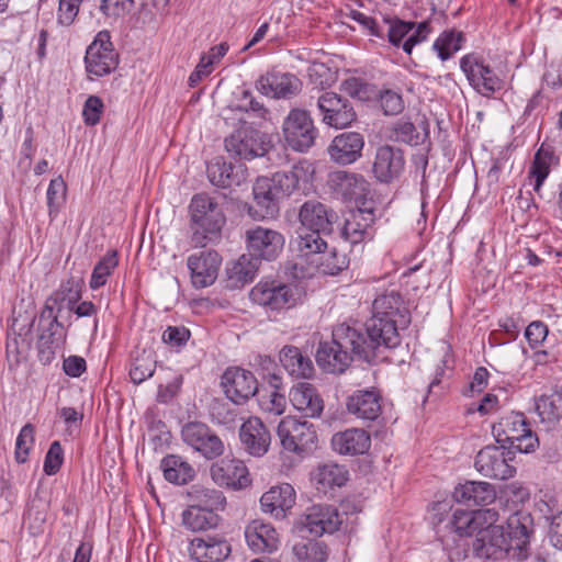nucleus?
<instances>
[{"instance_id":"f257e3e1","label":"nucleus","mask_w":562,"mask_h":562,"mask_svg":"<svg viewBox=\"0 0 562 562\" xmlns=\"http://www.w3.org/2000/svg\"><path fill=\"white\" fill-rule=\"evenodd\" d=\"M381 352L371 344L360 328L340 324L333 330V340L321 342L316 351L317 364L328 373H342L352 361V356L371 361Z\"/></svg>"},{"instance_id":"f03ea898","label":"nucleus","mask_w":562,"mask_h":562,"mask_svg":"<svg viewBox=\"0 0 562 562\" xmlns=\"http://www.w3.org/2000/svg\"><path fill=\"white\" fill-rule=\"evenodd\" d=\"M373 315L366 323L364 336L380 352L393 349L401 342L400 328L411 323V316L398 292L392 290L375 297Z\"/></svg>"},{"instance_id":"7ed1b4c3","label":"nucleus","mask_w":562,"mask_h":562,"mask_svg":"<svg viewBox=\"0 0 562 562\" xmlns=\"http://www.w3.org/2000/svg\"><path fill=\"white\" fill-rule=\"evenodd\" d=\"M191 215V241L204 247L212 236L217 235L226 218L218 203L207 194H195L189 205Z\"/></svg>"},{"instance_id":"20e7f679","label":"nucleus","mask_w":562,"mask_h":562,"mask_svg":"<svg viewBox=\"0 0 562 562\" xmlns=\"http://www.w3.org/2000/svg\"><path fill=\"white\" fill-rule=\"evenodd\" d=\"M493 434L499 443H509L510 449L529 453L539 446V439L522 413H510L493 426Z\"/></svg>"},{"instance_id":"39448f33","label":"nucleus","mask_w":562,"mask_h":562,"mask_svg":"<svg viewBox=\"0 0 562 562\" xmlns=\"http://www.w3.org/2000/svg\"><path fill=\"white\" fill-rule=\"evenodd\" d=\"M249 297L266 311L282 312L294 307L300 294L292 284L278 280H262L250 290Z\"/></svg>"},{"instance_id":"423d86ee","label":"nucleus","mask_w":562,"mask_h":562,"mask_svg":"<svg viewBox=\"0 0 562 562\" xmlns=\"http://www.w3.org/2000/svg\"><path fill=\"white\" fill-rule=\"evenodd\" d=\"M277 434L282 447L295 453L312 450L317 441L314 425L293 416H285L281 419L277 428Z\"/></svg>"},{"instance_id":"0eeeda50","label":"nucleus","mask_w":562,"mask_h":562,"mask_svg":"<svg viewBox=\"0 0 562 562\" xmlns=\"http://www.w3.org/2000/svg\"><path fill=\"white\" fill-rule=\"evenodd\" d=\"M283 136L285 143L295 151H307L315 143L317 130L310 113L293 109L284 119Z\"/></svg>"},{"instance_id":"6e6552de","label":"nucleus","mask_w":562,"mask_h":562,"mask_svg":"<svg viewBox=\"0 0 562 562\" xmlns=\"http://www.w3.org/2000/svg\"><path fill=\"white\" fill-rule=\"evenodd\" d=\"M515 456L504 446H486L475 457V469L483 475L494 480H508L516 473Z\"/></svg>"},{"instance_id":"1a4fd4ad","label":"nucleus","mask_w":562,"mask_h":562,"mask_svg":"<svg viewBox=\"0 0 562 562\" xmlns=\"http://www.w3.org/2000/svg\"><path fill=\"white\" fill-rule=\"evenodd\" d=\"M86 70L89 75L103 77L114 71L119 65V54L115 52L108 31L97 34L88 46L85 56Z\"/></svg>"},{"instance_id":"9d476101","label":"nucleus","mask_w":562,"mask_h":562,"mask_svg":"<svg viewBox=\"0 0 562 562\" xmlns=\"http://www.w3.org/2000/svg\"><path fill=\"white\" fill-rule=\"evenodd\" d=\"M504 530L512 548V560L518 562L526 560L529 557L530 539L535 530L531 514L525 510L515 512L507 518Z\"/></svg>"},{"instance_id":"9b49d317","label":"nucleus","mask_w":562,"mask_h":562,"mask_svg":"<svg viewBox=\"0 0 562 562\" xmlns=\"http://www.w3.org/2000/svg\"><path fill=\"white\" fill-rule=\"evenodd\" d=\"M460 68L471 87L483 97H491L503 88V81L494 70L475 54H467L460 59Z\"/></svg>"},{"instance_id":"f8f14e48","label":"nucleus","mask_w":562,"mask_h":562,"mask_svg":"<svg viewBox=\"0 0 562 562\" xmlns=\"http://www.w3.org/2000/svg\"><path fill=\"white\" fill-rule=\"evenodd\" d=\"M284 236L271 228L256 226L246 232V245L250 257L256 260L273 261L283 251Z\"/></svg>"},{"instance_id":"ddd939ff","label":"nucleus","mask_w":562,"mask_h":562,"mask_svg":"<svg viewBox=\"0 0 562 562\" xmlns=\"http://www.w3.org/2000/svg\"><path fill=\"white\" fill-rule=\"evenodd\" d=\"M266 136L249 125H244L225 138V148L229 154L241 159H252L268 151Z\"/></svg>"},{"instance_id":"4468645a","label":"nucleus","mask_w":562,"mask_h":562,"mask_svg":"<svg viewBox=\"0 0 562 562\" xmlns=\"http://www.w3.org/2000/svg\"><path fill=\"white\" fill-rule=\"evenodd\" d=\"M328 186L337 198L364 206L370 193L369 182L358 173L344 170L334 171L328 177Z\"/></svg>"},{"instance_id":"2eb2a0df","label":"nucleus","mask_w":562,"mask_h":562,"mask_svg":"<svg viewBox=\"0 0 562 562\" xmlns=\"http://www.w3.org/2000/svg\"><path fill=\"white\" fill-rule=\"evenodd\" d=\"M221 385L226 397L238 405L245 404L258 392L255 374L238 367H229L224 371Z\"/></svg>"},{"instance_id":"dca6fc26","label":"nucleus","mask_w":562,"mask_h":562,"mask_svg":"<svg viewBox=\"0 0 562 562\" xmlns=\"http://www.w3.org/2000/svg\"><path fill=\"white\" fill-rule=\"evenodd\" d=\"M322 121L335 128H346L356 120L352 104L346 98L331 92H323L317 99Z\"/></svg>"},{"instance_id":"f3484780","label":"nucleus","mask_w":562,"mask_h":562,"mask_svg":"<svg viewBox=\"0 0 562 562\" xmlns=\"http://www.w3.org/2000/svg\"><path fill=\"white\" fill-rule=\"evenodd\" d=\"M182 440L206 459H214L224 451L223 441L207 425L190 422L181 429Z\"/></svg>"},{"instance_id":"a211bd4d","label":"nucleus","mask_w":562,"mask_h":562,"mask_svg":"<svg viewBox=\"0 0 562 562\" xmlns=\"http://www.w3.org/2000/svg\"><path fill=\"white\" fill-rule=\"evenodd\" d=\"M221 262V256L212 249H204L190 255L187 259V266L190 270L192 285L195 289L212 285L217 279Z\"/></svg>"},{"instance_id":"6ab92c4d","label":"nucleus","mask_w":562,"mask_h":562,"mask_svg":"<svg viewBox=\"0 0 562 562\" xmlns=\"http://www.w3.org/2000/svg\"><path fill=\"white\" fill-rule=\"evenodd\" d=\"M302 86L295 75L277 70L261 75L255 83L257 91L274 99H290L300 93Z\"/></svg>"},{"instance_id":"aec40b11","label":"nucleus","mask_w":562,"mask_h":562,"mask_svg":"<svg viewBox=\"0 0 562 562\" xmlns=\"http://www.w3.org/2000/svg\"><path fill=\"white\" fill-rule=\"evenodd\" d=\"M473 554L481 560H512V548L504 528H491L476 536L472 543Z\"/></svg>"},{"instance_id":"412c9836","label":"nucleus","mask_w":562,"mask_h":562,"mask_svg":"<svg viewBox=\"0 0 562 562\" xmlns=\"http://www.w3.org/2000/svg\"><path fill=\"white\" fill-rule=\"evenodd\" d=\"M374 210L369 205L357 206L349 213L340 229L341 237L351 245L373 238Z\"/></svg>"},{"instance_id":"4be33fe9","label":"nucleus","mask_w":562,"mask_h":562,"mask_svg":"<svg viewBox=\"0 0 562 562\" xmlns=\"http://www.w3.org/2000/svg\"><path fill=\"white\" fill-rule=\"evenodd\" d=\"M342 520L338 509L328 504H315L308 507L302 518L304 528L316 537L333 533L339 529Z\"/></svg>"},{"instance_id":"5701e85b","label":"nucleus","mask_w":562,"mask_h":562,"mask_svg":"<svg viewBox=\"0 0 562 562\" xmlns=\"http://www.w3.org/2000/svg\"><path fill=\"white\" fill-rule=\"evenodd\" d=\"M295 249V265L304 270V265H307L313 270L317 267L321 259L324 257L327 248V243L323 238V234L302 229L294 241Z\"/></svg>"},{"instance_id":"b1692460","label":"nucleus","mask_w":562,"mask_h":562,"mask_svg":"<svg viewBox=\"0 0 562 562\" xmlns=\"http://www.w3.org/2000/svg\"><path fill=\"white\" fill-rule=\"evenodd\" d=\"M405 157L402 149L384 145L376 149L372 172L382 183H391L404 171Z\"/></svg>"},{"instance_id":"393cba45","label":"nucleus","mask_w":562,"mask_h":562,"mask_svg":"<svg viewBox=\"0 0 562 562\" xmlns=\"http://www.w3.org/2000/svg\"><path fill=\"white\" fill-rule=\"evenodd\" d=\"M212 480L222 487L243 490L251 480L245 463L236 459H223L211 467Z\"/></svg>"},{"instance_id":"a878e982","label":"nucleus","mask_w":562,"mask_h":562,"mask_svg":"<svg viewBox=\"0 0 562 562\" xmlns=\"http://www.w3.org/2000/svg\"><path fill=\"white\" fill-rule=\"evenodd\" d=\"M299 218L302 229L313 231L323 235L333 233L337 214L318 201H306L300 209Z\"/></svg>"},{"instance_id":"bb28decb","label":"nucleus","mask_w":562,"mask_h":562,"mask_svg":"<svg viewBox=\"0 0 562 562\" xmlns=\"http://www.w3.org/2000/svg\"><path fill=\"white\" fill-rule=\"evenodd\" d=\"M239 438L244 449L254 457L266 454L271 442L268 428L258 417H249L241 424Z\"/></svg>"},{"instance_id":"cd10ccee","label":"nucleus","mask_w":562,"mask_h":562,"mask_svg":"<svg viewBox=\"0 0 562 562\" xmlns=\"http://www.w3.org/2000/svg\"><path fill=\"white\" fill-rule=\"evenodd\" d=\"M292 406L304 417L318 418L324 411V400L318 390L311 383L299 382L289 393Z\"/></svg>"},{"instance_id":"c85d7f7f","label":"nucleus","mask_w":562,"mask_h":562,"mask_svg":"<svg viewBox=\"0 0 562 562\" xmlns=\"http://www.w3.org/2000/svg\"><path fill=\"white\" fill-rule=\"evenodd\" d=\"M231 552L229 542L220 537H195L189 546L190 557L198 562H222Z\"/></svg>"},{"instance_id":"c756f323","label":"nucleus","mask_w":562,"mask_h":562,"mask_svg":"<svg viewBox=\"0 0 562 562\" xmlns=\"http://www.w3.org/2000/svg\"><path fill=\"white\" fill-rule=\"evenodd\" d=\"M364 146L363 136L356 132H345L337 135L328 146V155L339 165H350L361 157Z\"/></svg>"},{"instance_id":"7c9ffc66","label":"nucleus","mask_w":562,"mask_h":562,"mask_svg":"<svg viewBox=\"0 0 562 562\" xmlns=\"http://www.w3.org/2000/svg\"><path fill=\"white\" fill-rule=\"evenodd\" d=\"M248 547L255 553H272L279 548V535L274 527L259 519L250 521L245 529Z\"/></svg>"},{"instance_id":"2f4dec72","label":"nucleus","mask_w":562,"mask_h":562,"mask_svg":"<svg viewBox=\"0 0 562 562\" xmlns=\"http://www.w3.org/2000/svg\"><path fill=\"white\" fill-rule=\"evenodd\" d=\"M66 339V331L59 321L53 324L41 325L37 339L38 359L43 364H49L61 349Z\"/></svg>"},{"instance_id":"473e14b6","label":"nucleus","mask_w":562,"mask_h":562,"mask_svg":"<svg viewBox=\"0 0 562 562\" xmlns=\"http://www.w3.org/2000/svg\"><path fill=\"white\" fill-rule=\"evenodd\" d=\"M348 413L357 418L373 422L381 415V395L374 390H359L347 400Z\"/></svg>"},{"instance_id":"72a5a7b5","label":"nucleus","mask_w":562,"mask_h":562,"mask_svg":"<svg viewBox=\"0 0 562 562\" xmlns=\"http://www.w3.org/2000/svg\"><path fill=\"white\" fill-rule=\"evenodd\" d=\"M295 504V491L292 485L284 483L272 486L260 498L262 512L276 518L285 517V513Z\"/></svg>"},{"instance_id":"f704fd0d","label":"nucleus","mask_w":562,"mask_h":562,"mask_svg":"<svg viewBox=\"0 0 562 562\" xmlns=\"http://www.w3.org/2000/svg\"><path fill=\"white\" fill-rule=\"evenodd\" d=\"M334 451L345 456H358L366 453L371 445L370 435L360 428H349L336 432L331 437Z\"/></svg>"},{"instance_id":"c9c22d12","label":"nucleus","mask_w":562,"mask_h":562,"mask_svg":"<svg viewBox=\"0 0 562 562\" xmlns=\"http://www.w3.org/2000/svg\"><path fill=\"white\" fill-rule=\"evenodd\" d=\"M495 488L487 482H465L453 491V498L468 506H485L494 502Z\"/></svg>"},{"instance_id":"e433bc0d","label":"nucleus","mask_w":562,"mask_h":562,"mask_svg":"<svg viewBox=\"0 0 562 562\" xmlns=\"http://www.w3.org/2000/svg\"><path fill=\"white\" fill-rule=\"evenodd\" d=\"M279 359L285 371L295 378L311 379L314 375L313 361L308 356L294 346H284L279 353Z\"/></svg>"},{"instance_id":"4c0bfd02","label":"nucleus","mask_w":562,"mask_h":562,"mask_svg":"<svg viewBox=\"0 0 562 562\" xmlns=\"http://www.w3.org/2000/svg\"><path fill=\"white\" fill-rule=\"evenodd\" d=\"M308 165L299 162L293 165L290 170L278 171L269 179L276 188L277 194L284 199L290 196L296 189L300 181H306Z\"/></svg>"},{"instance_id":"58836bf2","label":"nucleus","mask_w":562,"mask_h":562,"mask_svg":"<svg viewBox=\"0 0 562 562\" xmlns=\"http://www.w3.org/2000/svg\"><path fill=\"white\" fill-rule=\"evenodd\" d=\"M348 481V471L337 463H324L312 473V482L317 491L326 493L334 487H340Z\"/></svg>"},{"instance_id":"ea45409f","label":"nucleus","mask_w":562,"mask_h":562,"mask_svg":"<svg viewBox=\"0 0 562 562\" xmlns=\"http://www.w3.org/2000/svg\"><path fill=\"white\" fill-rule=\"evenodd\" d=\"M160 468L165 479L178 485L187 484L195 475L193 467L182 457L176 454L165 457L161 460Z\"/></svg>"},{"instance_id":"a19ab883","label":"nucleus","mask_w":562,"mask_h":562,"mask_svg":"<svg viewBox=\"0 0 562 562\" xmlns=\"http://www.w3.org/2000/svg\"><path fill=\"white\" fill-rule=\"evenodd\" d=\"M252 194L258 206L265 210L263 216H274L279 212L278 203L282 199L277 194L269 177H259L256 180Z\"/></svg>"},{"instance_id":"79ce46f5","label":"nucleus","mask_w":562,"mask_h":562,"mask_svg":"<svg viewBox=\"0 0 562 562\" xmlns=\"http://www.w3.org/2000/svg\"><path fill=\"white\" fill-rule=\"evenodd\" d=\"M389 139L395 143H403L409 146H418L424 144L428 137L427 127L418 131L414 123L409 121L398 120L390 128Z\"/></svg>"},{"instance_id":"37998d69","label":"nucleus","mask_w":562,"mask_h":562,"mask_svg":"<svg viewBox=\"0 0 562 562\" xmlns=\"http://www.w3.org/2000/svg\"><path fill=\"white\" fill-rule=\"evenodd\" d=\"M535 409L542 423L554 425L562 418V389L537 398Z\"/></svg>"},{"instance_id":"c03bdc74","label":"nucleus","mask_w":562,"mask_h":562,"mask_svg":"<svg viewBox=\"0 0 562 562\" xmlns=\"http://www.w3.org/2000/svg\"><path fill=\"white\" fill-rule=\"evenodd\" d=\"M220 517L216 513L203 509L194 504L182 513L183 525L192 531H201L214 528L218 525Z\"/></svg>"},{"instance_id":"a18cd8bd","label":"nucleus","mask_w":562,"mask_h":562,"mask_svg":"<svg viewBox=\"0 0 562 562\" xmlns=\"http://www.w3.org/2000/svg\"><path fill=\"white\" fill-rule=\"evenodd\" d=\"M189 496L194 505L212 513L223 510L226 505V498L223 493L214 488L194 485Z\"/></svg>"},{"instance_id":"49530a36","label":"nucleus","mask_w":562,"mask_h":562,"mask_svg":"<svg viewBox=\"0 0 562 562\" xmlns=\"http://www.w3.org/2000/svg\"><path fill=\"white\" fill-rule=\"evenodd\" d=\"M292 552L299 562H326L328 547L323 541L304 540L295 543Z\"/></svg>"},{"instance_id":"de8ad7c7","label":"nucleus","mask_w":562,"mask_h":562,"mask_svg":"<svg viewBox=\"0 0 562 562\" xmlns=\"http://www.w3.org/2000/svg\"><path fill=\"white\" fill-rule=\"evenodd\" d=\"M206 173L210 182L218 188H228L234 183L238 184L233 175L232 164H227L222 158H215L207 164Z\"/></svg>"},{"instance_id":"09e8293b","label":"nucleus","mask_w":562,"mask_h":562,"mask_svg":"<svg viewBox=\"0 0 562 562\" xmlns=\"http://www.w3.org/2000/svg\"><path fill=\"white\" fill-rule=\"evenodd\" d=\"M553 154L542 147L537 150L529 168V177L535 180L533 190L540 194L541 187L550 173V165Z\"/></svg>"},{"instance_id":"8fccbe9b","label":"nucleus","mask_w":562,"mask_h":562,"mask_svg":"<svg viewBox=\"0 0 562 562\" xmlns=\"http://www.w3.org/2000/svg\"><path fill=\"white\" fill-rule=\"evenodd\" d=\"M117 265V252L115 250L108 251L93 268L90 279V288L92 290H97L103 286Z\"/></svg>"},{"instance_id":"3c124183","label":"nucleus","mask_w":562,"mask_h":562,"mask_svg":"<svg viewBox=\"0 0 562 562\" xmlns=\"http://www.w3.org/2000/svg\"><path fill=\"white\" fill-rule=\"evenodd\" d=\"M464 35L454 30L445 31L435 41L434 49L438 53L441 60L449 59L456 52L461 49Z\"/></svg>"},{"instance_id":"603ef678","label":"nucleus","mask_w":562,"mask_h":562,"mask_svg":"<svg viewBox=\"0 0 562 562\" xmlns=\"http://www.w3.org/2000/svg\"><path fill=\"white\" fill-rule=\"evenodd\" d=\"M66 192L67 187L60 176L50 180L46 192L48 216L50 221H54L57 217L60 209L65 204Z\"/></svg>"},{"instance_id":"864d4df0","label":"nucleus","mask_w":562,"mask_h":562,"mask_svg":"<svg viewBox=\"0 0 562 562\" xmlns=\"http://www.w3.org/2000/svg\"><path fill=\"white\" fill-rule=\"evenodd\" d=\"M155 369L156 360L153 355L144 351L140 356L136 357L131 364V380L135 384H140L154 374Z\"/></svg>"},{"instance_id":"5fc2aeb1","label":"nucleus","mask_w":562,"mask_h":562,"mask_svg":"<svg viewBox=\"0 0 562 562\" xmlns=\"http://www.w3.org/2000/svg\"><path fill=\"white\" fill-rule=\"evenodd\" d=\"M258 270V260L248 255H243L234 262L231 268V278H235L238 282L248 283L254 280Z\"/></svg>"},{"instance_id":"6e6d98bb","label":"nucleus","mask_w":562,"mask_h":562,"mask_svg":"<svg viewBox=\"0 0 562 562\" xmlns=\"http://www.w3.org/2000/svg\"><path fill=\"white\" fill-rule=\"evenodd\" d=\"M348 265L349 259L347 255L334 248L328 254H324V257L321 259L315 270H319L325 274L335 276L346 269Z\"/></svg>"},{"instance_id":"4d7b16f0","label":"nucleus","mask_w":562,"mask_h":562,"mask_svg":"<svg viewBox=\"0 0 562 562\" xmlns=\"http://www.w3.org/2000/svg\"><path fill=\"white\" fill-rule=\"evenodd\" d=\"M384 23L387 25L389 42L394 46H400L403 38L415 27L414 22H406L396 16L384 18Z\"/></svg>"},{"instance_id":"13d9d810","label":"nucleus","mask_w":562,"mask_h":562,"mask_svg":"<svg viewBox=\"0 0 562 562\" xmlns=\"http://www.w3.org/2000/svg\"><path fill=\"white\" fill-rule=\"evenodd\" d=\"M35 429L32 424L22 427L15 441V460L18 463H24L27 460L29 452L34 442Z\"/></svg>"},{"instance_id":"bf43d9fd","label":"nucleus","mask_w":562,"mask_h":562,"mask_svg":"<svg viewBox=\"0 0 562 562\" xmlns=\"http://www.w3.org/2000/svg\"><path fill=\"white\" fill-rule=\"evenodd\" d=\"M235 109L244 112H252L259 117H265L267 109L259 102L249 89H241L236 94Z\"/></svg>"},{"instance_id":"052dcab7","label":"nucleus","mask_w":562,"mask_h":562,"mask_svg":"<svg viewBox=\"0 0 562 562\" xmlns=\"http://www.w3.org/2000/svg\"><path fill=\"white\" fill-rule=\"evenodd\" d=\"M473 533L481 536L482 531L491 528H504L503 526L495 525L498 520V513L495 509H477L473 510Z\"/></svg>"},{"instance_id":"680f3d73","label":"nucleus","mask_w":562,"mask_h":562,"mask_svg":"<svg viewBox=\"0 0 562 562\" xmlns=\"http://www.w3.org/2000/svg\"><path fill=\"white\" fill-rule=\"evenodd\" d=\"M259 405L265 412L273 415H281L285 411L286 400L283 394L279 393V391L272 390L267 394L260 395Z\"/></svg>"},{"instance_id":"e2e57ef3","label":"nucleus","mask_w":562,"mask_h":562,"mask_svg":"<svg viewBox=\"0 0 562 562\" xmlns=\"http://www.w3.org/2000/svg\"><path fill=\"white\" fill-rule=\"evenodd\" d=\"M64 461V450L59 441H53L45 456L44 472L47 475L56 474Z\"/></svg>"},{"instance_id":"0e129e2a","label":"nucleus","mask_w":562,"mask_h":562,"mask_svg":"<svg viewBox=\"0 0 562 562\" xmlns=\"http://www.w3.org/2000/svg\"><path fill=\"white\" fill-rule=\"evenodd\" d=\"M81 280L70 278L66 282H63L60 288L57 290V292L60 293V296H64V302H67V307L69 310H72L81 299Z\"/></svg>"},{"instance_id":"69168bd1","label":"nucleus","mask_w":562,"mask_h":562,"mask_svg":"<svg viewBox=\"0 0 562 562\" xmlns=\"http://www.w3.org/2000/svg\"><path fill=\"white\" fill-rule=\"evenodd\" d=\"M103 108L104 104L99 97L90 95L83 104L82 116L85 123L89 126L97 125L100 122Z\"/></svg>"},{"instance_id":"338daca9","label":"nucleus","mask_w":562,"mask_h":562,"mask_svg":"<svg viewBox=\"0 0 562 562\" xmlns=\"http://www.w3.org/2000/svg\"><path fill=\"white\" fill-rule=\"evenodd\" d=\"M473 510L456 509L452 514L451 526L459 535H473Z\"/></svg>"},{"instance_id":"774afa93","label":"nucleus","mask_w":562,"mask_h":562,"mask_svg":"<svg viewBox=\"0 0 562 562\" xmlns=\"http://www.w3.org/2000/svg\"><path fill=\"white\" fill-rule=\"evenodd\" d=\"M380 104L386 115H396L404 110L402 95L392 90H385L380 94Z\"/></svg>"}]
</instances>
